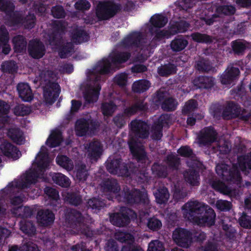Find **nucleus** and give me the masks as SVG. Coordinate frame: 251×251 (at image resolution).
<instances>
[{"instance_id": "obj_63", "label": "nucleus", "mask_w": 251, "mask_h": 251, "mask_svg": "<svg viewBox=\"0 0 251 251\" xmlns=\"http://www.w3.org/2000/svg\"><path fill=\"white\" fill-rule=\"evenodd\" d=\"M51 15L56 19H62L65 18L66 12L63 7L60 5L53 6L51 9Z\"/></svg>"}, {"instance_id": "obj_5", "label": "nucleus", "mask_w": 251, "mask_h": 251, "mask_svg": "<svg viewBox=\"0 0 251 251\" xmlns=\"http://www.w3.org/2000/svg\"><path fill=\"white\" fill-rule=\"evenodd\" d=\"M123 201L129 205H141L143 206H150V201L147 192L136 188L130 189L126 186L122 192Z\"/></svg>"}, {"instance_id": "obj_22", "label": "nucleus", "mask_w": 251, "mask_h": 251, "mask_svg": "<svg viewBox=\"0 0 251 251\" xmlns=\"http://www.w3.org/2000/svg\"><path fill=\"white\" fill-rule=\"evenodd\" d=\"M240 73L238 68L233 66L228 67L221 75V82L223 84H230L238 78Z\"/></svg>"}, {"instance_id": "obj_46", "label": "nucleus", "mask_w": 251, "mask_h": 251, "mask_svg": "<svg viewBox=\"0 0 251 251\" xmlns=\"http://www.w3.org/2000/svg\"><path fill=\"white\" fill-rule=\"evenodd\" d=\"M237 159L239 167L242 171H246L247 169L251 170V151L238 156Z\"/></svg>"}, {"instance_id": "obj_44", "label": "nucleus", "mask_w": 251, "mask_h": 251, "mask_svg": "<svg viewBox=\"0 0 251 251\" xmlns=\"http://www.w3.org/2000/svg\"><path fill=\"white\" fill-rule=\"evenodd\" d=\"M157 72L161 76L167 77L175 74L177 72V67L174 64L169 63L158 67Z\"/></svg>"}, {"instance_id": "obj_6", "label": "nucleus", "mask_w": 251, "mask_h": 251, "mask_svg": "<svg viewBox=\"0 0 251 251\" xmlns=\"http://www.w3.org/2000/svg\"><path fill=\"white\" fill-rule=\"evenodd\" d=\"M66 222L71 228L75 229L87 237L93 236V231L85 224L82 213L74 209H71L66 215Z\"/></svg>"}, {"instance_id": "obj_42", "label": "nucleus", "mask_w": 251, "mask_h": 251, "mask_svg": "<svg viewBox=\"0 0 251 251\" xmlns=\"http://www.w3.org/2000/svg\"><path fill=\"white\" fill-rule=\"evenodd\" d=\"M34 213V209L28 206H21L13 209V213L22 219L30 218Z\"/></svg>"}, {"instance_id": "obj_59", "label": "nucleus", "mask_w": 251, "mask_h": 251, "mask_svg": "<svg viewBox=\"0 0 251 251\" xmlns=\"http://www.w3.org/2000/svg\"><path fill=\"white\" fill-rule=\"evenodd\" d=\"M14 113L18 116H24L28 115L31 111L30 107L24 104H18L13 109Z\"/></svg>"}, {"instance_id": "obj_8", "label": "nucleus", "mask_w": 251, "mask_h": 251, "mask_svg": "<svg viewBox=\"0 0 251 251\" xmlns=\"http://www.w3.org/2000/svg\"><path fill=\"white\" fill-rule=\"evenodd\" d=\"M121 10L120 3L111 1L100 2L97 6L96 15L99 21L108 20Z\"/></svg>"}, {"instance_id": "obj_18", "label": "nucleus", "mask_w": 251, "mask_h": 251, "mask_svg": "<svg viewBox=\"0 0 251 251\" xmlns=\"http://www.w3.org/2000/svg\"><path fill=\"white\" fill-rule=\"evenodd\" d=\"M29 55L34 59H40L46 53V48L44 44L39 40L30 41L28 46Z\"/></svg>"}, {"instance_id": "obj_20", "label": "nucleus", "mask_w": 251, "mask_h": 251, "mask_svg": "<svg viewBox=\"0 0 251 251\" xmlns=\"http://www.w3.org/2000/svg\"><path fill=\"white\" fill-rule=\"evenodd\" d=\"M229 105L232 114L233 119L238 118L240 120L247 122L251 117V114L245 109H242L239 104L234 101H229Z\"/></svg>"}, {"instance_id": "obj_24", "label": "nucleus", "mask_w": 251, "mask_h": 251, "mask_svg": "<svg viewBox=\"0 0 251 251\" xmlns=\"http://www.w3.org/2000/svg\"><path fill=\"white\" fill-rule=\"evenodd\" d=\"M72 41L76 45L86 42L90 39L89 34L82 27H76L71 32Z\"/></svg>"}, {"instance_id": "obj_23", "label": "nucleus", "mask_w": 251, "mask_h": 251, "mask_svg": "<svg viewBox=\"0 0 251 251\" xmlns=\"http://www.w3.org/2000/svg\"><path fill=\"white\" fill-rule=\"evenodd\" d=\"M0 149L4 155L15 160L18 159L21 155V152L18 148L8 142L2 143L0 146Z\"/></svg>"}, {"instance_id": "obj_27", "label": "nucleus", "mask_w": 251, "mask_h": 251, "mask_svg": "<svg viewBox=\"0 0 251 251\" xmlns=\"http://www.w3.org/2000/svg\"><path fill=\"white\" fill-rule=\"evenodd\" d=\"M110 221L113 225L118 227L127 226L130 223L128 215L122 213H115L110 216Z\"/></svg>"}, {"instance_id": "obj_33", "label": "nucleus", "mask_w": 251, "mask_h": 251, "mask_svg": "<svg viewBox=\"0 0 251 251\" xmlns=\"http://www.w3.org/2000/svg\"><path fill=\"white\" fill-rule=\"evenodd\" d=\"M49 176L56 184L63 187L68 188L70 186V180L67 176L60 173L50 172Z\"/></svg>"}, {"instance_id": "obj_34", "label": "nucleus", "mask_w": 251, "mask_h": 251, "mask_svg": "<svg viewBox=\"0 0 251 251\" xmlns=\"http://www.w3.org/2000/svg\"><path fill=\"white\" fill-rule=\"evenodd\" d=\"M188 41L182 35H177L171 42L170 47L174 52L183 50L188 45Z\"/></svg>"}, {"instance_id": "obj_43", "label": "nucleus", "mask_w": 251, "mask_h": 251, "mask_svg": "<svg viewBox=\"0 0 251 251\" xmlns=\"http://www.w3.org/2000/svg\"><path fill=\"white\" fill-rule=\"evenodd\" d=\"M154 195L156 202L159 204L167 202L170 196L168 189L164 186L159 187L154 193Z\"/></svg>"}, {"instance_id": "obj_3", "label": "nucleus", "mask_w": 251, "mask_h": 251, "mask_svg": "<svg viewBox=\"0 0 251 251\" xmlns=\"http://www.w3.org/2000/svg\"><path fill=\"white\" fill-rule=\"evenodd\" d=\"M131 57V53L127 51H116L110 54L108 58H103L98 61L92 70H90L88 75L94 77L96 82L100 80V75L108 74L110 73L111 63L114 65L121 64L126 62Z\"/></svg>"}, {"instance_id": "obj_12", "label": "nucleus", "mask_w": 251, "mask_h": 251, "mask_svg": "<svg viewBox=\"0 0 251 251\" xmlns=\"http://www.w3.org/2000/svg\"><path fill=\"white\" fill-rule=\"evenodd\" d=\"M170 116L168 114L161 115L151 126V138L153 140L159 141L163 136V128L169 126Z\"/></svg>"}, {"instance_id": "obj_50", "label": "nucleus", "mask_w": 251, "mask_h": 251, "mask_svg": "<svg viewBox=\"0 0 251 251\" xmlns=\"http://www.w3.org/2000/svg\"><path fill=\"white\" fill-rule=\"evenodd\" d=\"M65 199L70 205L75 206H77L82 202L81 196L76 192L67 193Z\"/></svg>"}, {"instance_id": "obj_1", "label": "nucleus", "mask_w": 251, "mask_h": 251, "mask_svg": "<svg viewBox=\"0 0 251 251\" xmlns=\"http://www.w3.org/2000/svg\"><path fill=\"white\" fill-rule=\"evenodd\" d=\"M183 217L200 226L210 227L215 223L216 213L209 206L197 201H190L182 207Z\"/></svg>"}, {"instance_id": "obj_30", "label": "nucleus", "mask_w": 251, "mask_h": 251, "mask_svg": "<svg viewBox=\"0 0 251 251\" xmlns=\"http://www.w3.org/2000/svg\"><path fill=\"white\" fill-rule=\"evenodd\" d=\"M101 90V85L97 83L94 88H91L84 93V99L88 103H93L98 100L100 92Z\"/></svg>"}, {"instance_id": "obj_26", "label": "nucleus", "mask_w": 251, "mask_h": 251, "mask_svg": "<svg viewBox=\"0 0 251 251\" xmlns=\"http://www.w3.org/2000/svg\"><path fill=\"white\" fill-rule=\"evenodd\" d=\"M101 187L104 192L115 194L118 193L121 190L117 180L113 178L103 179L101 183Z\"/></svg>"}, {"instance_id": "obj_64", "label": "nucleus", "mask_w": 251, "mask_h": 251, "mask_svg": "<svg viewBox=\"0 0 251 251\" xmlns=\"http://www.w3.org/2000/svg\"><path fill=\"white\" fill-rule=\"evenodd\" d=\"M216 206L219 210L226 212L231 209L232 204L230 201L226 200H219L216 201Z\"/></svg>"}, {"instance_id": "obj_40", "label": "nucleus", "mask_w": 251, "mask_h": 251, "mask_svg": "<svg viewBox=\"0 0 251 251\" xmlns=\"http://www.w3.org/2000/svg\"><path fill=\"white\" fill-rule=\"evenodd\" d=\"M44 193L48 197L50 205L53 207L57 206L60 201L58 191L51 187H46L44 189Z\"/></svg>"}, {"instance_id": "obj_49", "label": "nucleus", "mask_w": 251, "mask_h": 251, "mask_svg": "<svg viewBox=\"0 0 251 251\" xmlns=\"http://www.w3.org/2000/svg\"><path fill=\"white\" fill-rule=\"evenodd\" d=\"M165 162L168 168L172 171H177L180 164V159L173 154L166 156Z\"/></svg>"}, {"instance_id": "obj_52", "label": "nucleus", "mask_w": 251, "mask_h": 251, "mask_svg": "<svg viewBox=\"0 0 251 251\" xmlns=\"http://www.w3.org/2000/svg\"><path fill=\"white\" fill-rule=\"evenodd\" d=\"M1 69L4 73L13 74L17 72L18 66L15 61L8 60L2 63Z\"/></svg>"}, {"instance_id": "obj_35", "label": "nucleus", "mask_w": 251, "mask_h": 251, "mask_svg": "<svg viewBox=\"0 0 251 251\" xmlns=\"http://www.w3.org/2000/svg\"><path fill=\"white\" fill-rule=\"evenodd\" d=\"M8 136L18 145L25 143V138L23 132L19 128H10L7 132Z\"/></svg>"}, {"instance_id": "obj_32", "label": "nucleus", "mask_w": 251, "mask_h": 251, "mask_svg": "<svg viewBox=\"0 0 251 251\" xmlns=\"http://www.w3.org/2000/svg\"><path fill=\"white\" fill-rule=\"evenodd\" d=\"M86 149L90 158L96 159L101 154L102 148L100 143L98 141H93L87 144Z\"/></svg>"}, {"instance_id": "obj_13", "label": "nucleus", "mask_w": 251, "mask_h": 251, "mask_svg": "<svg viewBox=\"0 0 251 251\" xmlns=\"http://www.w3.org/2000/svg\"><path fill=\"white\" fill-rule=\"evenodd\" d=\"M129 126L133 137L136 139H145L149 135V126L145 121L135 119L132 120Z\"/></svg>"}, {"instance_id": "obj_39", "label": "nucleus", "mask_w": 251, "mask_h": 251, "mask_svg": "<svg viewBox=\"0 0 251 251\" xmlns=\"http://www.w3.org/2000/svg\"><path fill=\"white\" fill-rule=\"evenodd\" d=\"M190 36L194 42L207 45L212 44L214 39L212 36L199 32L192 33Z\"/></svg>"}, {"instance_id": "obj_62", "label": "nucleus", "mask_w": 251, "mask_h": 251, "mask_svg": "<svg viewBox=\"0 0 251 251\" xmlns=\"http://www.w3.org/2000/svg\"><path fill=\"white\" fill-rule=\"evenodd\" d=\"M177 153L182 157L193 158L195 154L193 150L187 145L182 146L177 150Z\"/></svg>"}, {"instance_id": "obj_51", "label": "nucleus", "mask_w": 251, "mask_h": 251, "mask_svg": "<svg viewBox=\"0 0 251 251\" xmlns=\"http://www.w3.org/2000/svg\"><path fill=\"white\" fill-rule=\"evenodd\" d=\"M211 186L215 190L223 194L228 195L231 194L230 188L220 180L213 181Z\"/></svg>"}, {"instance_id": "obj_53", "label": "nucleus", "mask_w": 251, "mask_h": 251, "mask_svg": "<svg viewBox=\"0 0 251 251\" xmlns=\"http://www.w3.org/2000/svg\"><path fill=\"white\" fill-rule=\"evenodd\" d=\"M195 67L197 70L201 72H208L212 68L210 61L203 58L201 59L196 62Z\"/></svg>"}, {"instance_id": "obj_37", "label": "nucleus", "mask_w": 251, "mask_h": 251, "mask_svg": "<svg viewBox=\"0 0 251 251\" xmlns=\"http://www.w3.org/2000/svg\"><path fill=\"white\" fill-rule=\"evenodd\" d=\"M151 83L147 79H141L134 82L132 90L135 93L141 94L147 91L151 87Z\"/></svg>"}, {"instance_id": "obj_48", "label": "nucleus", "mask_w": 251, "mask_h": 251, "mask_svg": "<svg viewBox=\"0 0 251 251\" xmlns=\"http://www.w3.org/2000/svg\"><path fill=\"white\" fill-rule=\"evenodd\" d=\"M56 163L68 171L72 170L74 168L72 160L66 155H58L56 158Z\"/></svg>"}, {"instance_id": "obj_16", "label": "nucleus", "mask_w": 251, "mask_h": 251, "mask_svg": "<svg viewBox=\"0 0 251 251\" xmlns=\"http://www.w3.org/2000/svg\"><path fill=\"white\" fill-rule=\"evenodd\" d=\"M217 132L212 126H206L201 129L198 134L199 143L203 146L211 145L216 141Z\"/></svg>"}, {"instance_id": "obj_19", "label": "nucleus", "mask_w": 251, "mask_h": 251, "mask_svg": "<svg viewBox=\"0 0 251 251\" xmlns=\"http://www.w3.org/2000/svg\"><path fill=\"white\" fill-rule=\"evenodd\" d=\"M231 50L235 56H241L245 52L251 49V43L241 39H238L231 41L230 43Z\"/></svg>"}, {"instance_id": "obj_15", "label": "nucleus", "mask_w": 251, "mask_h": 251, "mask_svg": "<svg viewBox=\"0 0 251 251\" xmlns=\"http://www.w3.org/2000/svg\"><path fill=\"white\" fill-rule=\"evenodd\" d=\"M144 35L140 31H133L125 37L121 41V45L126 49L140 48L143 46Z\"/></svg>"}, {"instance_id": "obj_57", "label": "nucleus", "mask_w": 251, "mask_h": 251, "mask_svg": "<svg viewBox=\"0 0 251 251\" xmlns=\"http://www.w3.org/2000/svg\"><path fill=\"white\" fill-rule=\"evenodd\" d=\"M116 108V105L113 102H103L101 104V110L105 116H112Z\"/></svg>"}, {"instance_id": "obj_47", "label": "nucleus", "mask_w": 251, "mask_h": 251, "mask_svg": "<svg viewBox=\"0 0 251 251\" xmlns=\"http://www.w3.org/2000/svg\"><path fill=\"white\" fill-rule=\"evenodd\" d=\"M137 169L136 172L132 174L129 177H135L136 180L140 183H149L151 179L149 173L146 171H141L137 167Z\"/></svg>"}, {"instance_id": "obj_2", "label": "nucleus", "mask_w": 251, "mask_h": 251, "mask_svg": "<svg viewBox=\"0 0 251 251\" xmlns=\"http://www.w3.org/2000/svg\"><path fill=\"white\" fill-rule=\"evenodd\" d=\"M37 156L39 157L37 161V169L26 172L21 180L9 183L8 186L10 188H28L32 184H35L38 178L44 177V172L49 166V154L47 152L40 151Z\"/></svg>"}, {"instance_id": "obj_45", "label": "nucleus", "mask_w": 251, "mask_h": 251, "mask_svg": "<svg viewBox=\"0 0 251 251\" xmlns=\"http://www.w3.org/2000/svg\"><path fill=\"white\" fill-rule=\"evenodd\" d=\"M152 174L159 178H166L168 176L167 166L164 164L154 162L151 167Z\"/></svg>"}, {"instance_id": "obj_29", "label": "nucleus", "mask_w": 251, "mask_h": 251, "mask_svg": "<svg viewBox=\"0 0 251 251\" xmlns=\"http://www.w3.org/2000/svg\"><path fill=\"white\" fill-rule=\"evenodd\" d=\"M193 84L199 89H208L214 86V80L212 77L199 76L193 80Z\"/></svg>"}, {"instance_id": "obj_54", "label": "nucleus", "mask_w": 251, "mask_h": 251, "mask_svg": "<svg viewBox=\"0 0 251 251\" xmlns=\"http://www.w3.org/2000/svg\"><path fill=\"white\" fill-rule=\"evenodd\" d=\"M20 229L24 233L28 235H34L36 232L35 225L31 221H29L21 223Z\"/></svg>"}, {"instance_id": "obj_38", "label": "nucleus", "mask_w": 251, "mask_h": 251, "mask_svg": "<svg viewBox=\"0 0 251 251\" xmlns=\"http://www.w3.org/2000/svg\"><path fill=\"white\" fill-rule=\"evenodd\" d=\"M63 141L62 134L61 131L55 129L51 132L46 143L50 148L59 146Z\"/></svg>"}, {"instance_id": "obj_61", "label": "nucleus", "mask_w": 251, "mask_h": 251, "mask_svg": "<svg viewBox=\"0 0 251 251\" xmlns=\"http://www.w3.org/2000/svg\"><path fill=\"white\" fill-rule=\"evenodd\" d=\"M240 226L246 229L251 228V216L248 215L245 212H243L238 219Z\"/></svg>"}, {"instance_id": "obj_10", "label": "nucleus", "mask_w": 251, "mask_h": 251, "mask_svg": "<svg viewBox=\"0 0 251 251\" xmlns=\"http://www.w3.org/2000/svg\"><path fill=\"white\" fill-rule=\"evenodd\" d=\"M14 3L10 0H0V11L4 12L10 15V22L13 25L22 24L24 18L22 14L18 11H14L15 9Z\"/></svg>"}, {"instance_id": "obj_9", "label": "nucleus", "mask_w": 251, "mask_h": 251, "mask_svg": "<svg viewBox=\"0 0 251 251\" xmlns=\"http://www.w3.org/2000/svg\"><path fill=\"white\" fill-rule=\"evenodd\" d=\"M98 122L93 119L80 118L75 123V134L78 137H84L93 134L98 127Z\"/></svg>"}, {"instance_id": "obj_7", "label": "nucleus", "mask_w": 251, "mask_h": 251, "mask_svg": "<svg viewBox=\"0 0 251 251\" xmlns=\"http://www.w3.org/2000/svg\"><path fill=\"white\" fill-rule=\"evenodd\" d=\"M215 171L218 176L223 180L239 185L241 183L242 176L236 165L232 167L226 164H219L216 165Z\"/></svg>"}, {"instance_id": "obj_55", "label": "nucleus", "mask_w": 251, "mask_h": 251, "mask_svg": "<svg viewBox=\"0 0 251 251\" xmlns=\"http://www.w3.org/2000/svg\"><path fill=\"white\" fill-rule=\"evenodd\" d=\"M177 102L173 98H169L164 100L161 104L162 109L166 111H173L176 110Z\"/></svg>"}, {"instance_id": "obj_25", "label": "nucleus", "mask_w": 251, "mask_h": 251, "mask_svg": "<svg viewBox=\"0 0 251 251\" xmlns=\"http://www.w3.org/2000/svg\"><path fill=\"white\" fill-rule=\"evenodd\" d=\"M17 89L19 97L24 101L29 102L33 99V94L30 86L27 83H19Z\"/></svg>"}, {"instance_id": "obj_4", "label": "nucleus", "mask_w": 251, "mask_h": 251, "mask_svg": "<svg viewBox=\"0 0 251 251\" xmlns=\"http://www.w3.org/2000/svg\"><path fill=\"white\" fill-rule=\"evenodd\" d=\"M105 166L110 174L125 177L130 176L137 170L134 164L124 163L121 158L115 156L109 157L106 162Z\"/></svg>"}, {"instance_id": "obj_31", "label": "nucleus", "mask_w": 251, "mask_h": 251, "mask_svg": "<svg viewBox=\"0 0 251 251\" xmlns=\"http://www.w3.org/2000/svg\"><path fill=\"white\" fill-rule=\"evenodd\" d=\"M86 206L88 209H91L93 213H97L106 206V201L100 197H93L88 200Z\"/></svg>"}, {"instance_id": "obj_14", "label": "nucleus", "mask_w": 251, "mask_h": 251, "mask_svg": "<svg viewBox=\"0 0 251 251\" xmlns=\"http://www.w3.org/2000/svg\"><path fill=\"white\" fill-rule=\"evenodd\" d=\"M60 91V87L58 83L48 81L43 88V95L46 103L52 104L58 98Z\"/></svg>"}, {"instance_id": "obj_60", "label": "nucleus", "mask_w": 251, "mask_h": 251, "mask_svg": "<svg viewBox=\"0 0 251 251\" xmlns=\"http://www.w3.org/2000/svg\"><path fill=\"white\" fill-rule=\"evenodd\" d=\"M162 226L161 221L156 218H150L148 221L147 227L153 231H158L161 228Z\"/></svg>"}, {"instance_id": "obj_17", "label": "nucleus", "mask_w": 251, "mask_h": 251, "mask_svg": "<svg viewBox=\"0 0 251 251\" xmlns=\"http://www.w3.org/2000/svg\"><path fill=\"white\" fill-rule=\"evenodd\" d=\"M148 109V104L144 99H137L129 106L126 107L122 113L126 118L138 112H144Z\"/></svg>"}, {"instance_id": "obj_11", "label": "nucleus", "mask_w": 251, "mask_h": 251, "mask_svg": "<svg viewBox=\"0 0 251 251\" xmlns=\"http://www.w3.org/2000/svg\"><path fill=\"white\" fill-rule=\"evenodd\" d=\"M173 239L179 247L187 248L193 242V234L187 229L177 227L173 232Z\"/></svg>"}, {"instance_id": "obj_28", "label": "nucleus", "mask_w": 251, "mask_h": 251, "mask_svg": "<svg viewBox=\"0 0 251 251\" xmlns=\"http://www.w3.org/2000/svg\"><path fill=\"white\" fill-rule=\"evenodd\" d=\"M185 181L191 186H198L200 184L199 172L193 168L187 170L183 174Z\"/></svg>"}, {"instance_id": "obj_58", "label": "nucleus", "mask_w": 251, "mask_h": 251, "mask_svg": "<svg viewBox=\"0 0 251 251\" xmlns=\"http://www.w3.org/2000/svg\"><path fill=\"white\" fill-rule=\"evenodd\" d=\"M88 172L85 164H81L76 166V176L79 181L86 180Z\"/></svg>"}, {"instance_id": "obj_41", "label": "nucleus", "mask_w": 251, "mask_h": 251, "mask_svg": "<svg viewBox=\"0 0 251 251\" xmlns=\"http://www.w3.org/2000/svg\"><path fill=\"white\" fill-rule=\"evenodd\" d=\"M168 21V18L166 16L161 14H156L150 19V27H153L154 29L160 28L164 27Z\"/></svg>"}, {"instance_id": "obj_36", "label": "nucleus", "mask_w": 251, "mask_h": 251, "mask_svg": "<svg viewBox=\"0 0 251 251\" xmlns=\"http://www.w3.org/2000/svg\"><path fill=\"white\" fill-rule=\"evenodd\" d=\"M12 43L15 52L22 53L26 50L27 42L24 36L18 35L14 37L12 39Z\"/></svg>"}, {"instance_id": "obj_21", "label": "nucleus", "mask_w": 251, "mask_h": 251, "mask_svg": "<svg viewBox=\"0 0 251 251\" xmlns=\"http://www.w3.org/2000/svg\"><path fill=\"white\" fill-rule=\"evenodd\" d=\"M38 222L42 226H48L51 225L55 219L54 214L49 209H40L37 214Z\"/></svg>"}, {"instance_id": "obj_56", "label": "nucleus", "mask_w": 251, "mask_h": 251, "mask_svg": "<svg viewBox=\"0 0 251 251\" xmlns=\"http://www.w3.org/2000/svg\"><path fill=\"white\" fill-rule=\"evenodd\" d=\"M133 157L138 163H145L148 157L145 149L142 147L131 153Z\"/></svg>"}]
</instances>
